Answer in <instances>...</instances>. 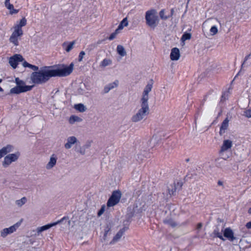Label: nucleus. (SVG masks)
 <instances>
[{
  "mask_svg": "<svg viewBox=\"0 0 251 251\" xmlns=\"http://www.w3.org/2000/svg\"><path fill=\"white\" fill-rule=\"evenodd\" d=\"M28 68L31 69L32 70H34L35 72L38 71L39 69V68L38 66H35V65H32L30 64H29Z\"/></svg>",
  "mask_w": 251,
  "mask_h": 251,
  "instance_id": "nucleus-38",
  "label": "nucleus"
},
{
  "mask_svg": "<svg viewBox=\"0 0 251 251\" xmlns=\"http://www.w3.org/2000/svg\"><path fill=\"white\" fill-rule=\"evenodd\" d=\"M12 146L11 145H7V146L3 147V148H6L5 151H7V153L12 151Z\"/></svg>",
  "mask_w": 251,
  "mask_h": 251,
  "instance_id": "nucleus-39",
  "label": "nucleus"
},
{
  "mask_svg": "<svg viewBox=\"0 0 251 251\" xmlns=\"http://www.w3.org/2000/svg\"><path fill=\"white\" fill-rule=\"evenodd\" d=\"M160 18L163 20H166L170 18V14H166L164 9L161 10L159 13Z\"/></svg>",
  "mask_w": 251,
  "mask_h": 251,
  "instance_id": "nucleus-21",
  "label": "nucleus"
},
{
  "mask_svg": "<svg viewBox=\"0 0 251 251\" xmlns=\"http://www.w3.org/2000/svg\"><path fill=\"white\" fill-rule=\"evenodd\" d=\"M75 41H73L70 43L65 42L62 44V47L67 52H68L73 49L74 45L75 44Z\"/></svg>",
  "mask_w": 251,
  "mask_h": 251,
  "instance_id": "nucleus-17",
  "label": "nucleus"
},
{
  "mask_svg": "<svg viewBox=\"0 0 251 251\" xmlns=\"http://www.w3.org/2000/svg\"><path fill=\"white\" fill-rule=\"evenodd\" d=\"M26 198L25 197H23L21 199H20L19 200H17L16 201V204L18 205L21 206L24 204H25L26 202Z\"/></svg>",
  "mask_w": 251,
  "mask_h": 251,
  "instance_id": "nucleus-29",
  "label": "nucleus"
},
{
  "mask_svg": "<svg viewBox=\"0 0 251 251\" xmlns=\"http://www.w3.org/2000/svg\"><path fill=\"white\" fill-rule=\"evenodd\" d=\"M186 161H189V159H187L186 160Z\"/></svg>",
  "mask_w": 251,
  "mask_h": 251,
  "instance_id": "nucleus-54",
  "label": "nucleus"
},
{
  "mask_svg": "<svg viewBox=\"0 0 251 251\" xmlns=\"http://www.w3.org/2000/svg\"><path fill=\"white\" fill-rule=\"evenodd\" d=\"M118 84V81L115 80L114 82L109 84L104 88V93H108L111 89L117 87Z\"/></svg>",
  "mask_w": 251,
  "mask_h": 251,
  "instance_id": "nucleus-19",
  "label": "nucleus"
},
{
  "mask_svg": "<svg viewBox=\"0 0 251 251\" xmlns=\"http://www.w3.org/2000/svg\"><path fill=\"white\" fill-rule=\"evenodd\" d=\"M218 185L222 186V185H223V182L221 180H219L218 181Z\"/></svg>",
  "mask_w": 251,
  "mask_h": 251,
  "instance_id": "nucleus-47",
  "label": "nucleus"
},
{
  "mask_svg": "<svg viewBox=\"0 0 251 251\" xmlns=\"http://www.w3.org/2000/svg\"><path fill=\"white\" fill-rule=\"evenodd\" d=\"M120 24L123 25L124 27L127 26V25H128V22H127V19L126 18H124L121 21V22L120 23Z\"/></svg>",
  "mask_w": 251,
  "mask_h": 251,
  "instance_id": "nucleus-36",
  "label": "nucleus"
},
{
  "mask_svg": "<svg viewBox=\"0 0 251 251\" xmlns=\"http://www.w3.org/2000/svg\"><path fill=\"white\" fill-rule=\"evenodd\" d=\"M10 0H5V5H7V4H8L9 3H10Z\"/></svg>",
  "mask_w": 251,
  "mask_h": 251,
  "instance_id": "nucleus-48",
  "label": "nucleus"
},
{
  "mask_svg": "<svg viewBox=\"0 0 251 251\" xmlns=\"http://www.w3.org/2000/svg\"><path fill=\"white\" fill-rule=\"evenodd\" d=\"M248 213L251 214V208H250L248 210Z\"/></svg>",
  "mask_w": 251,
  "mask_h": 251,
  "instance_id": "nucleus-50",
  "label": "nucleus"
},
{
  "mask_svg": "<svg viewBox=\"0 0 251 251\" xmlns=\"http://www.w3.org/2000/svg\"><path fill=\"white\" fill-rule=\"evenodd\" d=\"M110 60L104 59H103L100 63V65L102 67H105L109 64Z\"/></svg>",
  "mask_w": 251,
  "mask_h": 251,
  "instance_id": "nucleus-32",
  "label": "nucleus"
},
{
  "mask_svg": "<svg viewBox=\"0 0 251 251\" xmlns=\"http://www.w3.org/2000/svg\"><path fill=\"white\" fill-rule=\"evenodd\" d=\"M24 60L22 55L16 54L9 58V63L13 69H16L18 64V62Z\"/></svg>",
  "mask_w": 251,
  "mask_h": 251,
  "instance_id": "nucleus-9",
  "label": "nucleus"
},
{
  "mask_svg": "<svg viewBox=\"0 0 251 251\" xmlns=\"http://www.w3.org/2000/svg\"><path fill=\"white\" fill-rule=\"evenodd\" d=\"M5 149L6 148H2L1 150H0V158L7 154V151H5Z\"/></svg>",
  "mask_w": 251,
  "mask_h": 251,
  "instance_id": "nucleus-35",
  "label": "nucleus"
},
{
  "mask_svg": "<svg viewBox=\"0 0 251 251\" xmlns=\"http://www.w3.org/2000/svg\"><path fill=\"white\" fill-rule=\"evenodd\" d=\"M110 229L109 228H107V229H105L104 230V235H103V238L104 239L106 237L107 234L109 232V231H110Z\"/></svg>",
  "mask_w": 251,
  "mask_h": 251,
  "instance_id": "nucleus-42",
  "label": "nucleus"
},
{
  "mask_svg": "<svg viewBox=\"0 0 251 251\" xmlns=\"http://www.w3.org/2000/svg\"><path fill=\"white\" fill-rule=\"evenodd\" d=\"M174 13V9H172L171 10V14L170 15V17H172Z\"/></svg>",
  "mask_w": 251,
  "mask_h": 251,
  "instance_id": "nucleus-49",
  "label": "nucleus"
},
{
  "mask_svg": "<svg viewBox=\"0 0 251 251\" xmlns=\"http://www.w3.org/2000/svg\"><path fill=\"white\" fill-rule=\"evenodd\" d=\"M3 91V89L0 86V92H2Z\"/></svg>",
  "mask_w": 251,
  "mask_h": 251,
  "instance_id": "nucleus-51",
  "label": "nucleus"
},
{
  "mask_svg": "<svg viewBox=\"0 0 251 251\" xmlns=\"http://www.w3.org/2000/svg\"><path fill=\"white\" fill-rule=\"evenodd\" d=\"M210 31L212 35H214L217 34L218 33V28L217 26L215 25L212 26L210 29Z\"/></svg>",
  "mask_w": 251,
  "mask_h": 251,
  "instance_id": "nucleus-30",
  "label": "nucleus"
},
{
  "mask_svg": "<svg viewBox=\"0 0 251 251\" xmlns=\"http://www.w3.org/2000/svg\"><path fill=\"white\" fill-rule=\"evenodd\" d=\"M205 100H206V98H204V99H203V101H205Z\"/></svg>",
  "mask_w": 251,
  "mask_h": 251,
  "instance_id": "nucleus-53",
  "label": "nucleus"
},
{
  "mask_svg": "<svg viewBox=\"0 0 251 251\" xmlns=\"http://www.w3.org/2000/svg\"><path fill=\"white\" fill-rule=\"evenodd\" d=\"M152 80H151V83H149L145 88L143 91L142 97L141 100V108L139 109L138 113L132 117V121L134 122H137L141 120L145 116L149 113V106H148V100H149V93L151 90L152 88Z\"/></svg>",
  "mask_w": 251,
  "mask_h": 251,
  "instance_id": "nucleus-2",
  "label": "nucleus"
},
{
  "mask_svg": "<svg viewBox=\"0 0 251 251\" xmlns=\"http://www.w3.org/2000/svg\"><path fill=\"white\" fill-rule=\"evenodd\" d=\"M202 223H199L198 225H197V229L199 230L200 229H201V228L202 227Z\"/></svg>",
  "mask_w": 251,
  "mask_h": 251,
  "instance_id": "nucleus-46",
  "label": "nucleus"
},
{
  "mask_svg": "<svg viewBox=\"0 0 251 251\" xmlns=\"http://www.w3.org/2000/svg\"><path fill=\"white\" fill-rule=\"evenodd\" d=\"M251 55V54H249L248 55L245 56V57L244 58V60L243 62L242 63V64L241 65V69L239 71V72L238 73L237 75L235 76V78L237 77V75H239L240 74V73H241V72L242 71L243 68L245 67V65L246 62L249 59Z\"/></svg>",
  "mask_w": 251,
  "mask_h": 251,
  "instance_id": "nucleus-23",
  "label": "nucleus"
},
{
  "mask_svg": "<svg viewBox=\"0 0 251 251\" xmlns=\"http://www.w3.org/2000/svg\"><path fill=\"white\" fill-rule=\"evenodd\" d=\"M78 119V117L75 116H72L70 118V121L71 122V121L73 120V122L77 121Z\"/></svg>",
  "mask_w": 251,
  "mask_h": 251,
  "instance_id": "nucleus-41",
  "label": "nucleus"
},
{
  "mask_svg": "<svg viewBox=\"0 0 251 251\" xmlns=\"http://www.w3.org/2000/svg\"><path fill=\"white\" fill-rule=\"evenodd\" d=\"M26 19L24 17L19 22V23L14 26V30L12 32L9 38V41L15 46L19 45V37H21L23 35L22 27L26 25Z\"/></svg>",
  "mask_w": 251,
  "mask_h": 251,
  "instance_id": "nucleus-3",
  "label": "nucleus"
},
{
  "mask_svg": "<svg viewBox=\"0 0 251 251\" xmlns=\"http://www.w3.org/2000/svg\"><path fill=\"white\" fill-rule=\"evenodd\" d=\"M75 108L80 112H83L85 110L84 105L82 103L75 104Z\"/></svg>",
  "mask_w": 251,
  "mask_h": 251,
  "instance_id": "nucleus-24",
  "label": "nucleus"
},
{
  "mask_svg": "<svg viewBox=\"0 0 251 251\" xmlns=\"http://www.w3.org/2000/svg\"><path fill=\"white\" fill-rule=\"evenodd\" d=\"M224 236L230 241H233L236 239L234 236V233L230 227H227L224 230Z\"/></svg>",
  "mask_w": 251,
  "mask_h": 251,
  "instance_id": "nucleus-12",
  "label": "nucleus"
},
{
  "mask_svg": "<svg viewBox=\"0 0 251 251\" xmlns=\"http://www.w3.org/2000/svg\"><path fill=\"white\" fill-rule=\"evenodd\" d=\"M246 226L248 229H251V221L248 222L246 225Z\"/></svg>",
  "mask_w": 251,
  "mask_h": 251,
  "instance_id": "nucleus-45",
  "label": "nucleus"
},
{
  "mask_svg": "<svg viewBox=\"0 0 251 251\" xmlns=\"http://www.w3.org/2000/svg\"><path fill=\"white\" fill-rule=\"evenodd\" d=\"M228 122L229 120L228 118H226L222 122L219 132L220 135H222L224 133H225L226 130L227 129L228 126Z\"/></svg>",
  "mask_w": 251,
  "mask_h": 251,
  "instance_id": "nucleus-15",
  "label": "nucleus"
},
{
  "mask_svg": "<svg viewBox=\"0 0 251 251\" xmlns=\"http://www.w3.org/2000/svg\"><path fill=\"white\" fill-rule=\"evenodd\" d=\"M128 227L125 226L122 228L120 229V230L117 233V234L113 237L112 240L110 241V244H113L115 242L119 241L122 237V236L124 235L126 231L128 229Z\"/></svg>",
  "mask_w": 251,
  "mask_h": 251,
  "instance_id": "nucleus-11",
  "label": "nucleus"
},
{
  "mask_svg": "<svg viewBox=\"0 0 251 251\" xmlns=\"http://www.w3.org/2000/svg\"><path fill=\"white\" fill-rule=\"evenodd\" d=\"M19 153H11L6 156L4 158L3 162V166L4 167H7L10 165L11 162L17 160L19 156Z\"/></svg>",
  "mask_w": 251,
  "mask_h": 251,
  "instance_id": "nucleus-8",
  "label": "nucleus"
},
{
  "mask_svg": "<svg viewBox=\"0 0 251 251\" xmlns=\"http://www.w3.org/2000/svg\"><path fill=\"white\" fill-rule=\"evenodd\" d=\"M223 228H224V227ZM223 232L224 233L223 228L220 230L219 227L217 226L214 230L213 234L214 237H217L223 241H225V239L223 237L222 235Z\"/></svg>",
  "mask_w": 251,
  "mask_h": 251,
  "instance_id": "nucleus-14",
  "label": "nucleus"
},
{
  "mask_svg": "<svg viewBox=\"0 0 251 251\" xmlns=\"http://www.w3.org/2000/svg\"><path fill=\"white\" fill-rule=\"evenodd\" d=\"M118 34V32H117V31H116L115 30L114 32L112 33L110 35V36H109V37H108V39H109V40H112L113 39H114L116 37V35H117Z\"/></svg>",
  "mask_w": 251,
  "mask_h": 251,
  "instance_id": "nucleus-34",
  "label": "nucleus"
},
{
  "mask_svg": "<svg viewBox=\"0 0 251 251\" xmlns=\"http://www.w3.org/2000/svg\"><path fill=\"white\" fill-rule=\"evenodd\" d=\"M76 142V138L75 136L70 137L68 138L67 142L65 144L66 149H69L71 148L72 145Z\"/></svg>",
  "mask_w": 251,
  "mask_h": 251,
  "instance_id": "nucleus-18",
  "label": "nucleus"
},
{
  "mask_svg": "<svg viewBox=\"0 0 251 251\" xmlns=\"http://www.w3.org/2000/svg\"><path fill=\"white\" fill-rule=\"evenodd\" d=\"M61 69L37 71L31 74V80L34 84H43L46 82L50 77L55 76H66L70 75L73 71L74 64L69 66L63 65Z\"/></svg>",
  "mask_w": 251,
  "mask_h": 251,
  "instance_id": "nucleus-1",
  "label": "nucleus"
},
{
  "mask_svg": "<svg viewBox=\"0 0 251 251\" xmlns=\"http://www.w3.org/2000/svg\"><path fill=\"white\" fill-rule=\"evenodd\" d=\"M245 115L247 117L251 118V110L249 109L246 110L245 112Z\"/></svg>",
  "mask_w": 251,
  "mask_h": 251,
  "instance_id": "nucleus-40",
  "label": "nucleus"
},
{
  "mask_svg": "<svg viewBox=\"0 0 251 251\" xmlns=\"http://www.w3.org/2000/svg\"><path fill=\"white\" fill-rule=\"evenodd\" d=\"M29 63H28L27 62H26V61H24L23 63V65L24 67L26 68V67H28L29 65Z\"/></svg>",
  "mask_w": 251,
  "mask_h": 251,
  "instance_id": "nucleus-44",
  "label": "nucleus"
},
{
  "mask_svg": "<svg viewBox=\"0 0 251 251\" xmlns=\"http://www.w3.org/2000/svg\"><path fill=\"white\" fill-rule=\"evenodd\" d=\"M122 193L119 190H115L112 193L107 202V206L108 207L114 206L117 204L121 198Z\"/></svg>",
  "mask_w": 251,
  "mask_h": 251,
  "instance_id": "nucleus-7",
  "label": "nucleus"
},
{
  "mask_svg": "<svg viewBox=\"0 0 251 251\" xmlns=\"http://www.w3.org/2000/svg\"><path fill=\"white\" fill-rule=\"evenodd\" d=\"M8 234H10L9 231H8V228H5L4 229H3L1 231V233H0V235H1V237H6Z\"/></svg>",
  "mask_w": 251,
  "mask_h": 251,
  "instance_id": "nucleus-31",
  "label": "nucleus"
},
{
  "mask_svg": "<svg viewBox=\"0 0 251 251\" xmlns=\"http://www.w3.org/2000/svg\"><path fill=\"white\" fill-rule=\"evenodd\" d=\"M180 57L179 50L177 48H174L171 50L170 58L172 60H178Z\"/></svg>",
  "mask_w": 251,
  "mask_h": 251,
  "instance_id": "nucleus-13",
  "label": "nucleus"
},
{
  "mask_svg": "<svg viewBox=\"0 0 251 251\" xmlns=\"http://www.w3.org/2000/svg\"><path fill=\"white\" fill-rule=\"evenodd\" d=\"M105 209V205H102L100 209L99 210V211L98 212V216H101L104 212Z\"/></svg>",
  "mask_w": 251,
  "mask_h": 251,
  "instance_id": "nucleus-33",
  "label": "nucleus"
},
{
  "mask_svg": "<svg viewBox=\"0 0 251 251\" xmlns=\"http://www.w3.org/2000/svg\"><path fill=\"white\" fill-rule=\"evenodd\" d=\"M16 86L11 88L10 92L11 94H19L22 93L30 91L33 86L26 85L24 81L21 80L19 77L15 78Z\"/></svg>",
  "mask_w": 251,
  "mask_h": 251,
  "instance_id": "nucleus-4",
  "label": "nucleus"
},
{
  "mask_svg": "<svg viewBox=\"0 0 251 251\" xmlns=\"http://www.w3.org/2000/svg\"><path fill=\"white\" fill-rule=\"evenodd\" d=\"M2 82V79L0 78V83Z\"/></svg>",
  "mask_w": 251,
  "mask_h": 251,
  "instance_id": "nucleus-52",
  "label": "nucleus"
},
{
  "mask_svg": "<svg viewBox=\"0 0 251 251\" xmlns=\"http://www.w3.org/2000/svg\"><path fill=\"white\" fill-rule=\"evenodd\" d=\"M20 225V223H17L16 224H15L14 225L11 226L10 227L8 228L9 233H13V232H14L16 230V228L19 226Z\"/></svg>",
  "mask_w": 251,
  "mask_h": 251,
  "instance_id": "nucleus-26",
  "label": "nucleus"
},
{
  "mask_svg": "<svg viewBox=\"0 0 251 251\" xmlns=\"http://www.w3.org/2000/svg\"><path fill=\"white\" fill-rule=\"evenodd\" d=\"M164 223L168 224L169 226L174 227L177 226V224L171 219L165 220Z\"/></svg>",
  "mask_w": 251,
  "mask_h": 251,
  "instance_id": "nucleus-25",
  "label": "nucleus"
},
{
  "mask_svg": "<svg viewBox=\"0 0 251 251\" xmlns=\"http://www.w3.org/2000/svg\"><path fill=\"white\" fill-rule=\"evenodd\" d=\"M117 50L118 54L121 56H124L126 54L124 48L122 45L117 46Z\"/></svg>",
  "mask_w": 251,
  "mask_h": 251,
  "instance_id": "nucleus-20",
  "label": "nucleus"
},
{
  "mask_svg": "<svg viewBox=\"0 0 251 251\" xmlns=\"http://www.w3.org/2000/svg\"><path fill=\"white\" fill-rule=\"evenodd\" d=\"M145 19L147 25L151 28H154L156 26V22L157 21V16L156 15V10L151 9L146 12Z\"/></svg>",
  "mask_w": 251,
  "mask_h": 251,
  "instance_id": "nucleus-6",
  "label": "nucleus"
},
{
  "mask_svg": "<svg viewBox=\"0 0 251 251\" xmlns=\"http://www.w3.org/2000/svg\"><path fill=\"white\" fill-rule=\"evenodd\" d=\"M85 52L84 51H80V52L79 53V55H78V61H81L83 58V56L84 55H85Z\"/></svg>",
  "mask_w": 251,
  "mask_h": 251,
  "instance_id": "nucleus-37",
  "label": "nucleus"
},
{
  "mask_svg": "<svg viewBox=\"0 0 251 251\" xmlns=\"http://www.w3.org/2000/svg\"><path fill=\"white\" fill-rule=\"evenodd\" d=\"M124 27V26L123 25L119 24L117 28L115 30L116 31L118 32V33H119V31L123 29Z\"/></svg>",
  "mask_w": 251,
  "mask_h": 251,
  "instance_id": "nucleus-43",
  "label": "nucleus"
},
{
  "mask_svg": "<svg viewBox=\"0 0 251 251\" xmlns=\"http://www.w3.org/2000/svg\"><path fill=\"white\" fill-rule=\"evenodd\" d=\"M68 219V218L67 217H64L62 219L57 221L56 222L47 224L46 225L39 227L37 228V232L38 233H40V232H41L42 231L47 230V229H49L50 228L54 226H56V225L62 222L64 220Z\"/></svg>",
  "mask_w": 251,
  "mask_h": 251,
  "instance_id": "nucleus-10",
  "label": "nucleus"
},
{
  "mask_svg": "<svg viewBox=\"0 0 251 251\" xmlns=\"http://www.w3.org/2000/svg\"><path fill=\"white\" fill-rule=\"evenodd\" d=\"M191 38V34L188 32H185L182 37H181V40L183 41H185L187 40H189Z\"/></svg>",
  "mask_w": 251,
  "mask_h": 251,
  "instance_id": "nucleus-28",
  "label": "nucleus"
},
{
  "mask_svg": "<svg viewBox=\"0 0 251 251\" xmlns=\"http://www.w3.org/2000/svg\"><path fill=\"white\" fill-rule=\"evenodd\" d=\"M182 185V183L179 182L177 183L174 182L168 185L166 190L163 192L164 199L167 200L171 198L172 196L176 195L177 187H179V189H180Z\"/></svg>",
  "mask_w": 251,
  "mask_h": 251,
  "instance_id": "nucleus-5",
  "label": "nucleus"
},
{
  "mask_svg": "<svg viewBox=\"0 0 251 251\" xmlns=\"http://www.w3.org/2000/svg\"><path fill=\"white\" fill-rule=\"evenodd\" d=\"M6 7L10 10V12L11 14L17 13L18 12V10H16L14 8V6L13 4L11 3H9L7 5H5Z\"/></svg>",
  "mask_w": 251,
  "mask_h": 251,
  "instance_id": "nucleus-27",
  "label": "nucleus"
},
{
  "mask_svg": "<svg viewBox=\"0 0 251 251\" xmlns=\"http://www.w3.org/2000/svg\"><path fill=\"white\" fill-rule=\"evenodd\" d=\"M52 156H53V155ZM56 162V158L54 157L53 156H51L50 157L49 162L48 163V164L47 165V169L51 168L55 165Z\"/></svg>",
  "mask_w": 251,
  "mask_h": 251,
  "instance_id": "nucleus-22",
  "label": "nucleus"
},
{
  "mask_svg": "<svg viewBox=\"0 0 251 251\" xmlns=\"http://www.w3.org/2000/svg\"><path fill=\"white\" fill-rule=\"evenodd\" d=\"M232 142L229 140H225L223 142V144L221 149V152L225 151L232 147Z\"/></svg>",
  "mask_w": 251,
  "mask_h": 251,
  "instance_id": "nucleus-16",
  "label": "nucleus"
}]
</instances>
